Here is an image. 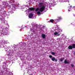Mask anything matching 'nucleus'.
<instances>
[{
    "mask_svg": "<svg viewBox=\"0 0 75 75\" xmlns=\"http://www.w3.org/2000/svg\"><path fill=\"white\" fill-rule=\"evenodd\" d=\"M55 58L54 57H53L52 59V60L53 61H54V60H55Z\"/></svg>",
    "mask_w": 75,
    "mask_h": 75,
    "instance_id": "13",
    "label": "nucleus"
},
{
    "mask_svg": "<svg viewBox=\"0 0 75 75\" xmlns=\"http://www.w3.org/2000/svg\"><path fill=\"white\" fill-rule=\"evenodd\" d=\"M51 54H52V55H54L55 54V52H51Z\"/></svg>",
    "mask_w": 75,
    "mask_h": 75,
    "instance_id": "16",
    "label": "nucleus"
},
{
    "mask_svg": "<svg viewBox=\"0 0 75 75\" xmlns=\"http://www.w3.org/2000/svg\"><path fill=\"white\" fill-rule=\"evenodd\" d=\"M25 27H27V26H25Z\"/></svg>",
    "mask_w": 75,
    "mask_h": 75,
    "instance_id": "27",
    "label": "nucleus"
},
{
    "mask_svg": "<svg viewBox=\"0 0 75 75\" xmlns=\"http://www.w3.org/2000/svg\"><path fill=\"white\" fill-rule=\"evenodd\" d=\"M43 4V3H39V7H42V6Z\"/></svg>",
    "mask_w": 75,
    "mask_h": 75,
    "instance_id": "6",
    "label": "nucleus"
},
{
    "mask_svg": "<svg viewBox=\"0 0 75 75\" xmlns=\"http://www.w3.org/2000/svg\"><path fill=\"white\" fill-rule=\"evenodd\" d=\"M58 33H59V32H55L54 33V35H57Z\"/></svg>",
    "mask_w": 75,
    "mask_h": 75,
    "instance_id": "10",
    "label": "nucleus"
},
{
    "mask_svg": "<svg viewBox=\"0 0 75 75\" xmlns=\"http://www.w3.org/2000/svg\"><path fill=\"white\" fill-rule=\"evenodd\" d=\"M40 10L39 8H37L36 9L35 11H38V10Z\"/></svg>",
    "mask_w": 75,
    "mask_h": 75,
    "instance_id": "14",
    "label": "nucleus"
},
{
    "mask_svg": "<svg viewBox=\"0 0 75 75\" xmlns=\"http://www.w3.org/2000/svg\"><path fill=\"white\" fill-rule=\"evenodd\" d=\"M13 64V62H10L8 63V64H10V65H11Z\"/></svg>",
    "mask_w": 75,
    "mask_h": 75,
    "instance_id": "8",
    "label": "nucleus"
},
{
    "mask_svg": "<svg viewBox=\"0 0 75 75\" xmlns=\"http://www.w3.org/2000/svg\"><path fill=\"white\" fill-rule=\"evenodd\" d=\"M71 67H74V64H71Z\"/></svg>",
    "mask_w": 75,
    "mask_h": 75,
    "instance_id": "20",
    "label": "nucleus"
},
{
    "mask_svg": "<svg viewBox=\"0 0 75 75\" xmlns=\"http://www.w3.org/2000/svg\"><path fill=\"white\" fill-rule=\"evenodd\" d=\"M45 9V6L43 5L42 7H40L39 9L40 11V12H42L44 11V10Z\"/></svg>",
    "mask_w": 75,
    "mask_h": 75,
    "instance_id": "1",
    "label": "nucleus"
},
{
    "mask_svg": "<svg viewBox=\"0 0 75 75\" xmlns=\"http://www.w3.org/2000/svg\"><path fill=\"white\" fill-rule=\"evenodd\" d=\"M58 19L59 20H61L62 19V18H61V17H58Z\"/></svg>",
    "mask_w": 75,
    "mask_h": 75,
    "instance_id": "17",
    "label": "nucleus"
},
{
    "mask_svg": "<svg viewBox=\"0 0 75 75\" xmlns=\"http://www.w3.org/2000/svg\"><path fill=\"white\" fill-rule=\"evenodd\" d=\"M42 38H43L44 39V38H45V35L44 34H42Z\"/></svg>",
    "mask_w": 75,
    "mask_h": 75,
    "instance_id": "5",
    "label": "nucleus"
},
{
    "mask_svg": "<svg viewBox=\"0 0 75 75\" xmlns=\"http://www.w3.org/2000/svg\"><path fill=\"white\" fill-rule=\"evenodd\" d=\"M1 73L2 74V75H3V71H1Z\"/></svg>",
    "mask_w": 75,
    "mask_h": 75,
    "instance_id": "23",
    "label": "nucleus"
},
{
    "mask_svg": "<svg viewBox=\"0 0 75 75\" xmlns=\"http://www.w3.org/2000/svg\"><path fill=\"white\" fill-rule=\"evenodd\" d=\"M14 8H15V6H14Z\"/></svg>",
    "mask_w": 75,
    "mask_h": 75,
    "instance_id": "26",
    "label": "nucleus"
},
{
    "mask_svg": "<svg viewBox=\"0 0 75 75\" xmlns=\"http://www.w3.org/2000/svg\"><path fill=\"white\" fill-rule=\"evenodd\" d=\"M50 23H53V22H54V20H53V19H51L50 20Z\"/></svg>",
    "mask_w": 75,
    "mask_h": 75,
    "instance_id": "9",
    "label": "nucleus"
},
{
    "mask_svg": "<svg viewBox=\"0 0 75 75\" xmlns=\"http://www.w3.org/2000/svg\"><path fill=\"white\" fill-rule=\"evenodd\" d=\"M56 22H59V19H56L55 20Z\"/></svg>",
    "mask_w": 75,
    "mask_h": 75,
    "instance_id": "12",
    "label": "nucleus"
},
{
    "mask_svg": "<svg viewBox=\"0 0 75 75\" xmlns=\"http://www.w3.org/2000/svg\"><path fill=\"white\" fill-rule=\"evenodd\" d=\"M62 1V2H64L65 1H66L67 0H61Z\"/></svg>",
    "mask_w": 75,
    "mask_h": 75,
    "instance_id": "21",
    "label": "nucleus"
},
{
    "mask_svg": "<svg viewBox=\"0 0 75 75\" xmlns=\"http://www.w3.org/2000/svg\"><path fill=\"white\" fill-rule=\"evenodd\" d=\"M59 61H60V62H62V61H63V59H59Z\"/></svg>",
    "mask_w": 75,
    "mask_h": 75,
    "instance_id": "15",
    "label": "nucleus"
},
{
    "mask_svg": "<svg viewBox=\"0 0 75 75\" xmlns=\"http://www.w3.org/2000/svg\"><path fill=\"white\" fill-rule=\"evenodd\" d=\"M72 47L73 48H75V44H73Z\"/></svg>",
    "mask_w": 75,
    "mask_h": 75,
    "instance_id": "11",
    "label": "nucleus"
},
{
    "mask_svg": "<svg viewBox=\"0 0 75 75\" xmlns=\"http://www.w3.org/2000/svg\"><path fill=\"white\" fill-rule=\"evenodd\" d=\"M29 10L30 11H34L35 10V8H34L31 7L29 8Z\"/></svg>",
    "mask_w": 75,
    "mask_h": 75,
    "instance_id": "3",
    "label": "nucleus"
},
{
    "mask_svg": "<svg viewBox=\"0 0 75 75\" xmlns=\"http://www.w3.org/2000/svg\"><path fill=\"white\" fill-rule=\"evenodd\" d=\"M60 35V34H58V35H57V36H59Z\"/></svg>",
    "mask_w": 75,
    "mask_h": 75,
    "instance_id": "24",
    "label": "nucleus"
},
{
    "mask_svg": "<svg viewBox=\"0 0 75 75\" xmlns=\"http://www.w3.org/2000/svg\"><path fill=\"white\" fill-rule=\"evenodd\" d=\"M38 14H41V13L40 11H38L37 12Z\"/></svg>",
    "mask_w": 75,
    "mask_h": 75,
    "instance_id": "18",
    "label": "nucleus"
},
{
    "mask_svg": "<svg viewBox=\"0 0 75 75\" xmlns=\"http://www.w3.org/2000/svg\"><path fill=\"white\" fill-rule=\"evenodd\" d=\"M49 57L50 58H52V56L51 55H50L49 56Z\"/></svg>",
    "mask_w": 75,
    "mask_h": 75,
    "instance_id": "19",
    "label": "nucleus"
},
{
    "mask_svg": "<svg viewBox=\"0 0 75 75\" xmlns=\"http://www.w3.org/2000/svg\"><path fill=\"white\" fill-rule=\"evenodd\" d=\"M69 63H70L69 62H67V61L66 60H65L64 61V63L65 64H69Z\"/></svg>",
    "mask_w": 75,
    "mask_h": 75,
    "instance_id": "7",
    "label": "nucleus"
},
{
    "mask_svg": "<svg viewBox=\"0 0 75 75\" xmlns=\"http://www.w3.org/2000/svg\"><path fill=\"white\" fill-rule=\"evenodd\" d=\"M68 48L69 50H72L73 48V47H72V46L70 45L68 47Z\"/></svg>",
    "mask_w": 75,
    "mask_h": 75,
    "instance_id": "4",
    "label": "nucleus"
},
{
    "mask_svg": "<svg viewBox=\"0 0 75 75\" xmlns=\"http://www.w3.org/2000/svg\"><path fill=\"white\" fill-rule=\"evenodd\" d=\"M55 60L56 62H57V61H58V60L57 59H55Z\"/></svg>",
    "mask_w": 75,
    "mask_h": 75,
    "instance_id": "22",
    "label": "nucleus"
},
{
    "mask_svg": "<svg viewBox=\"0 0 75 75\" xmlns=\"http://www.w3.org/2000/svg\"><path fill=\"white\" fill-rule=\"evenodd\" d=\"M69 11H70V10H69Z\"/></svg>",
    "mask_w": 75,
    "mask_h": 75,
    "instance_id": "25",
    "label": "nucleus"
},
{
    "mask_svg": "<svg viewBox=\"0 0 75 75\" xmlns=\"http://www.w3.org/2000/svg\"><path fill=\"white\" fill-rule=\"evenodd\" d=\"M33 14L32 13H30L28 15V17L30 18H33Z\"/></svg>",
    "mask_w": 75,
    "mask_h": 75,
    "instance_id": "2",
    "label": "nucleus"
}]
</instances>
